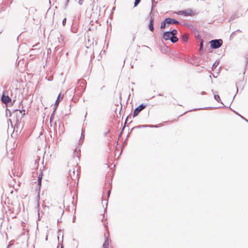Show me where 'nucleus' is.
Wrapping results in <instances>:
<instances>
[{"label":"nucleus","instance_id":"f257e3e1","mask_svg":"<svg viewBox=\"0 0 248 248\" xmlns=\"http://www.w3.org/2000/svg\"><path fill=\"white\" fill-rule=\"evenodd\" d=\"M8 111L10 112V116L12 117L14 122H16V124H19L22 118L25 114V110H19L17 109H14L12 111L8 108L6 109V116L8 117Z\"/></svg>","mask_w":248,"mask_h":248},{"label":"nucleus","instance_id":"f03ea898","mask_svg":"<svg viewBox=\"0 0 248 248\" xmlns=\"http://www.w3.org/2000/svg\"><path fill=\"white\" fill-rule=\"evenodd\" d=\"M210 47L212 49H217L221 47L223 44V41L221 39H213L209 42Z\"/></svg>","mask_w":248,"mask_h":248},{"label":"nucleus","instance_id":"7ed1b4c3","mask_svg":"<svg viewBox=\"0 0 248 248\" xmlns=\"http://www.w3.org/2000/svg\"><path fill=\"white\" fill-rule=\"evenodd\" d=\"M146 105L141 104L138 107H137L133 112V118H134L136 116H138V114L140 113V112L142 111L143 109H144L146 108Z\"/></svg>","mask_w":248,"mask_h":248},{"label":"nucleus","instance_id":"20e7f679","mask_svg":"<svg viewBox=\"0 0 248 248\" xmlns=\"http://www.w3.org/2000/svg\"><path fill=\"white\" fill-rule=\"evenodd\" d=\"M177 15H183L185 16H192L193 15V11L190 9H187L185 10L179 11L177 12Z\"/></svg>","mask_w":248,"mask_h":248},{"label":"nucleus","instance_id":"39448f33","mask_svg":"<svg viewBox=\"0 0 248 248\" xmlns=\"http://www.w3.org/2000/svg\"><path fill=\"white\" fill-rule=\"evenodd\" d=\"M150 22H149V25H148V28H149V30L151 31H154V29H155L154 26V15L153 14H152L151 13H150Z\"/></svg>","mask_w":248,"mask_h":248},{"label":"nucleus","instance_id":"423d86ee","mask_svg":"<svg viewBox=\"0 0 248 248\" xmlns=\"http://www.w3.org/2000/svg\"><path fill=\"white\" fill-rule=\"evenodd\" d=\"M1 100L3 104L6 105L12 101L11 98L8 95H5L4 93L1 95Z\"/></svg>","mask_w":248,"mask_h":248},{"label":"nucleus","instance_id":"0eeeda50","mask_svg":"<svg viewBox=\"0 0 248 248\" xmlns=\"http://www.w3.org/2000/svg\"><path fill=\"white\" fill-rule=\"evenodd\" d=\"M167 23L168 25H170V24H180L179 21H177V20L171 18L170 17H168L165 18Z\"/></svg>","mask_w":248,"mask_h":248},{"label":"nucleus","instance_id":"6e6552de","mask_svg":"<svg viewBox=\"0 0 248 248\" xmlns=\"http://www.w3.org/2000/svg\"><path fill=\"white\" fill-rule=\"evenodd\" d=\"M42 176H43V173L42 171H41L39 175H38V179H37V186L38 190H40L41 186V184H42Z\"/></svg>","mask_w":248,"mask_h":248},{"label":"nucleus","instance_id":"1a4fd4ad","mask_svg":"<svg viewBox=\"0 0 248 248\" xmlns=\"http://www.w3.org/2000/svg\"><path fill=\"white\" fill-rule=\"evenodd\" d=\"M171 37L170 33L169 31H166L163 32L162 35V38L165 40H170Z\"/></svg>","mask_w":248,"mask_h":248},{"label":"nucleus","instance_id":"9d476101","mask_svg":"<svg viewBox=\"0 0 248 248\" xmlns=\"http://www.w3.org/2000/svg\"><path fill=\"white\" fill-rule=\"evenodd\" d=\"M62 97L61 96V94L60 93L58 95L57 98L56 100L55 103V106H54V111H55L56 110L57 107L58 106L60 101L61 100H62Z\"/></svg>","mask_w":248,"mask_h":248},{"label":"nucleus","instance_id":"9b49d317","mask_svg":"<svg viewBox=\"0 0 248 248\" xmlns=\"http://www.w3.org/2000/svg\"><path fill=\"white\" fill-rule=\"evenodd\" d=\"M159 126L157 125H139L136 126L132 128L131 131L135 128H140L142 127H158Z\"/></svg>","mask_w":248,"mask_h":248},{"label":"nucleus","instance_id":"f8f14e48","mask_svg":"<svg viewBox=\"0 0 248 248\" xmlns=\"http://www.w3.org/2000/svg\"><path fill=\"white\" fill-rule=\"evenodd\" d=\"M168 25L166 19H164L161 23L160 25V29L161 30L164 29Z\"/></svg>","mask_w":248,"mask_h":248},{"label":"nucleus","instance_id":"ddd939ff","mask_svg":"<svg viewBox=\"0 0 248 248\" xmlns=\"http://www.w3.org/2000/svg\"><path fill=\"white\" fill-rule=\"evenodd\" d=\"M84 139V134L83 133V129H82V133H81V137L79 140V144H82L83 143Z\"/></svg>","mask_w":248,"mask_h":248},{"label":"nucleus","instance_id":"4468645a","mask_svg":"<svg viewBox=\"0 0 248 248\" xmlns=\"http://www.w3.org/2000/svg\"><path fill=\"white\" fill-rule=\"evenodd\" d=\"M178 38L175 36H171V37L170 39V41L173 43H175L177 42L178 41Z\"/></svg>","mask_w":248,"mask_h":248},{"label":"nucleus","instance_id":"2eb2a0df","mask_svg":"<svg viewBox=\"0 0 248 248\" xmlns=\"http://www.w3.org/2000/svg\"><path fill=\"white\" fill-rule=\"evenodd\" d=\"M219 61L218 60H217L215 61V62L214 63V64L212 65V69L216 68V67L219 65Z\"/></svg>","mask_w":248,"mask_h":248},{"label":"nucleus","instance_id":"dca6fc26","mask_svg":"<svg viewBox=\"0 0 248 248\" xmlns=\"http://www.w3.org/2000/svg\"><path fill=\"white\" fill-rule=\"evenodd\" d=\"M188 39V34H184L182 36V40L184 42H187Z\"/></svg>","mask_w":248,"mask_h":248},{"label":"nucleus","instance_id":"f3484780","mask_svg":"<svg viewBox=\"0 0 248 248\" xmlns=\"http://www.w3.org/2000/svg\"><path fill=\"white\" fill-rule=\"evenodd\" d=\"M214 99L217 101L219 103H222V102H221V100H220V97L217 94H215L214 95Z\"/></svg>","mask_w":248,"mask_h":248},{"label":"nucleus","instance_id":"a211bd4d","mask_svg":"<svg viewBox=\"0 0 248 248\" xmlns=\"http://www.w3.org/2000/svg\"><path fill=\"white\" fill-rule=\"evenodd\" d=\"M169 32L170 33L171 36H175L177 33V31L176 29H173L171 31H169Z\"/></svg>","mask_w":248,"mask_h":248},{"label":"nucleus","instance_id":"6ab92c4d","mask_svg":"<svg viewBox=\"0 0 248 248\" xmlns=\"http://www.w3.org/2000/svg\"><path fill=\"white\" fill-rule=\"evenodd\" d=\"M108 238H107L105 240V241L103 245V247L104 248H106V247H108Z\"/></svg>","mask_w":248,"mask_h":248},{"label":"nucleus","instance_id":"aec40b11","mask_svg":"<svg viewBox=\"0 0 248 248\" xmlns=\"http://www.w3.org/2000/svg\"><path fill=\"white\" fill-rule=\"evenodd\" d=\"M236 32H241V31L240 30H237L236 31L232 32L230 35V38L233 37V36L235 35Z\"/></svg>","mask_w":248,"mask_h":248},{"label":"nucleus","instance_id":"412c9836","mask_svg":"<svg viewBox=\"0 0 248 248\" xmlns=\"http://www.w3.org/2000/svg\"><path fill=\"white\" fill-rule=\"evenodd\" d=\"M129 116H130V115H128V116H127V117H126V120H125V122H124V127L123 128L122 130V131L121 132V133H120V136H121V135H122V134L123 131V130H124V128L125 126V124H126V122H127V119H128V117H129Z\"/></svg>","mask_w":248,"mask_h":248},{"label":"nucleus","instance_id":"4be33fe9","mask_svg":"<svg viewBox=\"0 0 248 248\" xmlns=\"http://www.w3.org/2000/svg\"><path fill=\"white\" fill-rule=\"evenodd\" d=\"M152 9H151V13H152V11L153 10V7H155L156 5V4L157 3V2L155 1V0H152Z\"/></svg>","mask_w":248,"mask_h":248},{"label":"nucleus","instance_id":"5701e85b","mask_svg":"<svg viewBox=\"0 0 248 248\" xmlns=\"http://www.w3.org/2000/svg\"><path fill=\"white\" fill-rule=\"evenodd\" d=\"M203 47V41L202 39L201 40L200 42V50H202Z\"/></svg>","mask_w":248,"mask_h":248},{"label":"nucleus","instance_id":"b1692460","mask_svg":"<svg viewBox=\"0 0 248 248\" xmlns=\"http://www.w3.org/2000/svg\"><path fill=\"white\" fill-rule=\"evenodd\" d=\"M54 112H55V111L54 110L53 113L51 114V115L50 116V123L53 121V119L54 118Z\"/></svg>","mask_w":248,"mask_h":248},{"label":"nucleus","instance_id":"393cba45","mask_svg":"<svg viewBox=\"0 0 248 248\" xmlns=\"http://www.w3.org/2000/svg\"><path fill=\"white\" fill-rule=\"evenodd\" d=\"M140 0H135L134 2V7H136L140 2Z\"/></svg>","mask_w":248,"mask_h":248},{"label":"nucleus","instance_id":"a878e982","mask_svg":"<svg viewBox=\"0 0 248 248\" xmlns=\"http://www.w3.org/2000/svg\"><path fill=\"white\" fill-rule=\"evenodd\" d=\"M66 18H64L63 20H62V25L63 26H64L66 24Z\"/></svg>","mask_w":248,"mask_h":248},{"label":"nucleus","instance_id":"bb28decb","mask_svg":"<svg viewBox=\"0 0 248 248\" xmlns=\"http://www.w3.org/2000/svg\"><path fill=\"white\" fill-rule=\"evenodd\" d=\"M235 18V15H232L230 18V21L233 20Z\"/></svg>","mask_w":248,"mask_h":248},{"label":"nucleus","instance_id":"cd10ccee","mask_svg":"<svg viewBox=\"0 0 248 248\" xmlns=\"http://www.w3.org/2000/svg\"><path fill=\"white\" fill-rule=\"evenodd\" d=\"M74 154H75L74 155H77V157L79 158V155H78V153H77L76 150L74 151Z\"/></svg>","mask_w":248,"mask_h":248},{"label":"nucleus","instance_id":"c85d7f7f","mask_svg":"<svg viewBox=\"0 0 248 248\" xmlns=\"http://www.w3.org/2000/svg\"><path fill=\"white\" fill-rule=\"evenodd\" d=\"M238 115H239V116H240V117H241L242 119H243L245 120L247 123H248V120L247 119H246V118H245L243 116H241V115H240V114H238Z\"/></svg>","mask_w":248,"mask_h":248},{"label":"nucleus","instance_id":"c756f323","mask_svg":"<svg viewBox=\"0 0 248 248\" xmlns=\"http://www.w3.org/2000/svg\"><path fill=\"white\" fill-rule=\"evenodd\" d=\"M83 3V0H79L78 1V4L79 5H82Z\"/></svg>","mask_w":248,"mask_h":248},{"label":"nucleus","instance_id":"7c9ffc66","mask_svg":"<svg viewBox=\"0 0 248 248\" xmlns=\"http://www.w3.org/2000/svg\"><path fill=\"white\" fill-rule=\"evenodd\" d=\"M69 173L70 175H71V177H72V173H73V171H72L71 170H70Z\"/></svg>","mask_w":248,"mask_h":248},{"label":"nucleus","instance_id":"2f4dec72","mask_svg":"<svg viewBox=\"0 0 248 248\" xmlns=\"http://www.w3.org/2000/svg\"><path fill=\"white\" fill-rule=\"evenodd\" d=\"M69 1V0H66L65 1V6H66L67 5V4L68 3Z\"/></svg>","mask_w":248,"mask_h":248},{"label":"nucleus","instance_id":"473e14b6","mask_svg":"<svg viewBox=\"0 0 248 248\" xmlns=\"http://www.w3.org/2000/svg\"><path fill=\"white\" fill-rule=\"evenodd\" d=\"M110 193V190H109L108 191V197L109 196Z\"/></svg>","mask_w":248,"mask_h":248},{"label":"nucleus","instance_id":"72a5a7b5","mask_svg":"<svg viewBox=\"0 0 248 248\" xmlns=\"http://www.w3.org/2000/svg\"><path fill=\"white\" fill-rule=\"evenodd\" d=\"M75 220H76V217H73V222H75Z\"/></svg>","mask_w":248,"mask_h":248},{"label":"nucleus","instance_id":"f704fd0d","mask_svg":"<svg viewBox=\"0 0 248 248\" xmlns=\"http://www.w3.org/2000/svg\"><path fill=\"white\" fill-rule=\"evenodd\" d=\"M190 26H191V25H188V24H187L186 25V27H189V28L190 27Z\"/></svg>","mask_w":248,"mask_h":248},{"label":"nucleus","instance_id":"c9c22d12","mask_svg":"<svg viewBox=\"0 0 248 248\" xmlns=\"http://www.w3.org/2000/svg\"><path fill=\"white\" fill-rule=\"evenodd\" d=\"M206 93L205 92H202V94H205Z\"/></svg>","mask_w":248,"mask_h":248},{"label":"nucleus","instance_id":"e433bc0d","mask_svg":"<svg viewBox=\"0 0 248 248\" xmlns=\"http://www.w3.org/2000/svg\"><path fill=\"white\" fill-rule=\"evenodd\" d=\"M35 174H37V173H35V172H33V176H34Z\"/></svg>","mask_w":248,"mask_h":248},{"label":"nucleus","instance_id":"4c0bfd02","mask_svg":"<svg viewBox=\"0 0 248 248\" xmlns=\"http://www.w3.org/2000/svg\"><path fill=\"white\" fill-rule=\"evenodd\" d=\"M73 175H75V170L74 169L73 170Z\"/></svg>","mask_w":248,"mask_h":248},{"label":"nucleus","instance_id":"58836bf2","mask_svg":"<svg viewBox=\"0 0 248 248\" xmlns=\"http://www.w3.org/2000/svg\"><path fill=\"white\" fill-rule=\"evenodd\" d=\"M158 96H162L163 95H162V94H161V93H159V94H158Z\"/></svg>","mask_w":248,"mask_h":248},{"label":"nucleus","instance_id":"ea45409f","mask_svg":"<svg viewBox=\"0 0 248 248\" xmlns=\"http://www.w3.org/2000/svg\"><path fill=\"white\" fill-rule=\"evenodd\" d=\"M58 41H59V42H60H60H61V41H60V40L59 39V37H58Z\"/></svg>","mask_w":248,"mask_h":248},{"label":"nucleus","instance_id":"a19ab883","mask_svg":"<svg viewBox=\"0 0 248 248\" xmlns=\"http://www.w3.org/2000/svg\"><path fill=\"white\" fill-rule=\"evenodd\" d=\"M203 108H198V109H203ZM197 109H195V110H197ZM195 110V109H194Z\"/></svg>","mask_w":248,"mask_h":248},{"label":"nucleus","instance_id":"79ce46f5","mask_svg":"<svg viewBox=\"0 0 248 248\" xmlns=\"http://www.w3.org/2000/svg\"><path fill=\"white\" fill-rule=\"evenodd\" d=\"M9 121H10V122H11V123H12V119H9Z\"/></svg>","mask_w":248,"mask_h":248},{"label":"nucleus","instance_id":"37998d69","mask_svg":"<svg viewBox=\"0 0 248 248\" xmlns=\"http://www.w3.org/2000/svg\"><path fill=\"white\" fill-rule=\"evenodd\" d=\"M61 248H63V247L62 245L61 246Z\"/></svg>","mask_w":248,"mask_h":248},{"label":"nucleus","instance_id":"c03bdc74","mask_svg":"<svg viewBox=\"0 0 248 248\" xmlns=\"http://www.w3.org/2000/svg\"><path fill=\"white\" fill-rule=\"evenodd\" d=\"M211 91H212V93H214V91H213V90H211Z\"/></svg>","mask_w":248,"mask_h":248},{"label":"nucleus","instance_id":"a18cd8bd","mask_svg":"<svg viewBox=\"0 0 248 248\" xmlns=\"http://www.w3.org/2000/svg\"><path fill=\"white\" fill-rule=\"evenodd\" d=\"M198 38H200V36H199V35H198Z\"/></svg>","mask_w":248,"mask_h":248},{"label":"nucleus","instance_id":"49530a36","mask_svg":"<svg viewBox=\"0 0 248 248\" xmlns=\"http://www.w3.org/2000/svg\"><path fill=\"white\" fill-rule=\"evenodd\" d=\"M8 114L10 115V112L9 111H8Z\"/></svg>","mask_w":248,"mask_h":248},{"label":"nucleus","instance_id":"de8ad7c7","mask_svg":"<svg viewBox=\"0 0 248 248\" xmlns=\"http://www.w3.org/2000/svg\"><path fill=\"white\" fill-rule=\"evenodd\" d=\"M103 248H108V247H106V248H104V247H103Z\"/></svg>","mask_w":248,"mask_h":248}]
</instances>
